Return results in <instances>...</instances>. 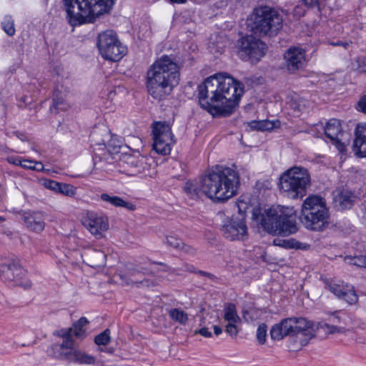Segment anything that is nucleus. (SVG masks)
<instances>
[{
    "label": "nucleus",
    "mask_w": 366,
    "mask_h": 366,
    "mask_svg": "<svg viewBox=\"0 0 366 366\" xmlns=\"http://www.w3.org/2000/svg\"><path fill=\"white\" fill-rule=\"evenodd\" d=\"M244 93V84L226 73L207 77L198 86L199 105L214 117L234 113Z\"/></svg>",
    "instance_id": "nucleus-1"
},
{
    "label": "nucleus",
    "mask_w": 366,
    "mask_h": 366,
    "mask_svg": "<svg viewBox=\"0 0 366 366\" xmlns=\"http://www.w3.org/2000/svg\"><path fill=\"white\" fill-rule=\"evenodd\" d=\"M182 63L174 55L163 54L149 66L145 76L148 94L154 99H167L180 81Z\"/></svg>",
    "instance_id": "nucleus-2"
},
{
    "label": "nucleus",
    "mask_w": 366,
    "mask_h": 366,
    "mask_svg": "<svg viewBox=\"0 0 366 366\" xmlns=\"http://www.w3.org/2000/svg\"><path fill=\"white\" fill-rule=\"evenodd\" d=\"M200 184L204 195L216 202H224L237 194L240 177L234 169L217 166L201 177Z\"/></svg>",
    "instance_id": "nucleus-3"
},
{
    "label": "nucleus",
    "mask_w": 366,
    "mask_h": 366,
    "mask_svg": "<svg viewBox=\"0 0 366 366\" xmlns=\"http://www.w3.org/2000/svg\"><path fill=\"white\" fill-rule=\"evenodd\" d=\"M116 0H63L68 23L72 26L92 23L94 19L109 14Z\"/></svg>",
    "instance_id": "nucleus-4"
},
{
    "label": "nucleus",
    "mask_w": 366,
    "mask_h": 366,
    "mask_svg": "<svg viewBox=\"0 0 366 366\" xmlns=\"http://www.w3.org/2000/svg\"><path fill=\"white\" fill-rule=\"evenodd\" d=\"M293 212L287 214H278L276 209L269 208L262 212L260 207L252 209V219L259 224L269 234L290 235L297 231L295 216Z\"/></svg>",
    "instance_id": "nucleus-5"
},
{
    "label": "nucleus",
    "mask_w": 366,
    "mask_h": 366,
    "mask_svg": "<svg viewBox=\"0 0 366 366\" xmlns=\"http://www.w3.org/2000/svg\"><path fill=\"white\" fill-rule=\"evenodd\" d=\"M329 217V211L322 197L310 195L304 200L300 220L305 228L312 231H322L328 224Z\"/></svg>",
    "instance_id": "nucleus-6"
},
{
    "label": "nucleus",
    "mask_w": 366,
    "mask_h": 366,
    "mask_svg": "<svg viewBox=\"0 0 366 366\" xmlns=\"http://www.w3.org/2000/svg\"><path fill=\"white\" fill-rule=\"evenodd\" d=\"M251 21L252 31L261 36H274L283 26L281 14L274 8L268 6L254 9Z\"/></svg>",
    "instance_id": "nucleus-7"
},
{
    "label": "nucleus",
    "mask_w": 366,
    "mask_h": 366,
    "mask_svg": "<svg viewBox=\"0 0 366 366\" xmlns=\"http://www.w3.org/2000/svg\"><path fill=\"white\" fill-rule=\"evenodd\" d=\"M311 179L308 170L294 167L284 172L280 179V189L292 199H302L306 195Z\"/></svg>",
    "instance_id": "nucleus-8"
},
{
    "label": "nucleus",
    "mask_w": 366,
    "mask_h": 366,
    "mask_svg": "<svg viewBox=\"0 0 366 366\" xmlns=\"http://www.w3.org/2000/svg\"><path fill=\"white\" fill-rule=\"evenodd\" d=\"M312 324L303 317H289L273 325L270 330L271 338L274 340H282L285 337H294L298 334L312 336Z\"/></svg>",
    "instance_id": "nucleus-9"
},
{
    "label": "nucleus",
    "mask_w": 366,
    "mask_h": 366,
    "mask_svg": "<svg viewBox=\"0 0 366 366\" xmlns=\"http://www.w3.org/2000/svg\"><path fill=\"white\" fill-rule=\"evenodd\" d=\"M97 46L102 56L109 61H118L127 54V48L122 45L113 30L100 33Z\"/></svg>",
    "instance_id": "nucleus-10"
},
{
    "label": "nucleus",
    "mask_w": 366,
    "mask_h": 366,
    "mask_svg": "<svg viewBox=\"0 0 366 366\" xmlns=\"http://www.w3.org/2000/svg\"><path fill=\"white\" fill-rule=\"evenodd\" d=\"M238 55L241 59L256 64L265 55L266 44L253 35H245L237 41Z\"/></svg>",
    "instance_id": "nucleus-11"
},
{
    "label": "nucleus",
    "mask_w": 366,
    "mask_h": 366,
    "mask_svg": "<svg viewBox=\"0 0 366 366\" xmlns=\"http://www.w3.org/2000/svg\"><path fill=\"white\" fill-rule=\"evenodd\" d=\"M244 205V209L247 205L243 202L237 203L238 210L240 217H232L224 221L222 225L221 232L224 238L230 240H244L247 236V227L245 222L244 214L242 213V206Z\"/></svg>",
    "instance_id": "nucleus-12"
},
{
    "label": "nucleus",
    "mask_w": 366,
    "mask_h": 366,
    "mask_svg": "<svg viewBox=\"0 0 366 366\" xmlns=\"http://www.w3.org/2000/svg\"><path fill=\"white\" fill-rule=\"evenodd\" d=\"M153 139L154 150L162 155L169 154L171 152V146L176 142L170 124L162 122L154 123Z\"/></svg>",
    "instance_id": "nucleus-13"
},
{
    "label": "nucleus",
    "mask_w": 366,
    "mask_h": 366,
    "mask_svg": "<svg viewBox=\"0 0 366 366\" xmlns=\"http://www.w3.org/2000/svg\"><path fill=\"white\" fill-rule=\"evenodd\" d=\"M323 282L325 288L338 299L345 301L349 305H355L357 302L358 297L353 286L333 279H325Z\"/></svg>",
    "instance_id": "nucleus-14"
},
{
    "label": "nucleus",
    "mask_w": 366,
    "mask_h": 366,
    "mask_svg": "<svg viewBox=\"0 0 366 366\" xmlns=\"http://www.w3.org/2000/svg\"><path fill=\"white\" fill-rule=\"evenodd\" d=\"M26 272L18 259H9L0 264V279L13 285H21Z\"/></svg>",
    "instance_id": "nucleus-15"
},
{
    "label": "nucleus",
    "mask_w": 366,
    "mask_h": 366,
    "mask_svg": "<svg viewBox=\"0 0 366 366\" xmlns=\"http://www.w3.org/2000/svg\"><path fill=\"white\" fill-rule=\"evenodd\" d=\"M82 223L97 238L102 237V232L109 228L107 217L94 212H87Z\"/></svg>",
    "instance_id": "nucleus-16"
},
{
    "label": "nucleus",
    "mask_w": 366,
    "mask_h": 366,
    "mask_svg": "<svg viewBox=\"0 0 366 366\" xmlns=\"http://www.w3.org/2000/svg\"><path fill=\"white\" fill-rule=\"evenodd\" d=\"M285 64L290 73H295L305 65V51L297 46L289 48L284 54Z\"/></svg>",
    "instance_id": "nucleus-17"
},
{
    "label": "nucleus",
    "mask_w": 366,
    "mask_h": 366,
    "mask_svg": "<svg viewBox=\"0 0 366 366\" xmlns=\"http://www.w3.org/2000/svg\"><path fill=\"white\" fill-rule=\"evenodd\" d=\"M19 214L26 227L31 231L39 233L44 229V212L38 210H22Z\"/></svg>",
    "instance_id": "nucleus-18"
},
{
    "label": "nucleus",
    "mask_w": 366,
    "mask_h": 366,
    "mask_svg": "<svg viewBox=\"0 0 366 366\" xmlns=\"http://www.w3.org/2000/svg\"><path fill=\"white\" fill-rule=\"evenodd\" d=\"M325 134L340 152L346 150V144L342 142V139L340 138V136L342 137L343 134L341 132V124L338 119H331L327 122Z\"/></svg>",
    "instance_id": "nucleus-19"
},
{
    "label": "nucleus",
    "mask_w": 366,
    "mask_h": 366,
    "mask_svg": "<svg viewBox=\"0 0 366 366\" xmlns=\"http://www.w3.org/2000/svg\"><path fill=\"white\" fill-rule=\"evenodd\" d=\"M353 151L358 157H366V123L358 124L355 131Z\"/></svg>",
    "instance_id": "nucleus-20"
},
{
    "label": "nucleus",
    "mask_w": 366,
    "mask_h": 366,
    "mask_svg": "<svg viewBox=\"0 0 366 366\" xmlns=\"http://www.w3.org/2000/svg\"><path fill=\"white\" fill-rule=\"evenodd\" d=\"M355 200L356 196L352 192L342 189L334 197V207L339 211L350 209L354 205Z\"/></svg>",
    "instance_id": "nucleus-21"
},
{
    "label": "nucleus",
    "mask_w": 366,
    "mask_h": 366,
    "mask_svg": "<svg viewBox=\"0 0 366 366\" xmlns=\"http://www.w3.org/2000/svg\"><path fill=\"white\" fill-rule=\"evenodd\" d=\"M144 157L139 154H125L122 162L125 164L124 167L127 172L131 175H135L141 173L144 170Z\"/></svg>",
    "instance_id": "nucleus-22"
},
{
    "label": "nucleus",
    "mask_w": 366,
    "mask_h": 366,
    "mask_svg": "<svg viewBox=\"0 0 366 366\" xmlns=\"http://www.w3.org/2000/svg\"><path fill=\"white\" fill-rule=\"evenodd\" d=\"M64 97V93L60 90L59 86H56L53 92V104L50 107L51 112L57 113L60 111H66L68 109L69 104L66 102Z\"/></svg>",
    "instance_id": "nucleus-23"
},
{
    "label": "nucleus",
    "mask_w": 366,
    "mask_h": 366,
    "mask_svg": "<svg viewBox=\"0 0 366 366\" xmlns=\"http://www.w3.org/2000/svg\"><path fill=\"white\" fill-rule=\"evenodd\" d=\"M100 199L103 202L109 203L114 207H124L130 211L135 209V206L133 204L125 202L123 199L117 196H111L107 193H103L100 195Z\"/></svg>",
    "instance_id": "nucleus-24"
},
{
    "label": "nucleus",
    "mask_w": 366,
    "mask_h": 366,
    "mask_svg": "<svg viewBox=\"0 0 366 366\" xmlns=\"http://www.w3.org/2000/svg\"><path fill=\"white\" fill-rule=\"evenodd\" d=\"M273 244L285 249H306L308 246L302 243L294 238L283 239L275 238L273 240Z\"/></svg>",
    "instance_id": "nucleus-25"
},
{
    "label": "nucleus",
    "mask_w": 366,
    "mask_h": 366,
    "mask_svg": "<svg viewBox=\"0 0 366 366\" xmlns=\"http://www.w3.org/2000/svg\"><path fill=\"white\" fill-rule=\"evenodd\" d=\"M69 362L79 364L94 365L95 363V358L79 350H72L70 351Z\"/></svg>",
    "instance_id": "nucleus-26"
},
{
    "label": "nucleus",
    "mask_w": 366,
    "mask_h": 366,
    "mask_svg": "<svg viewBox=\"0 0 366 366\" xmlns=\"http://www.w3.org/2000/svg\"><path fill=\"white\" fill-rule=\"evenodd\" d=\"M250 127L254 130L257 131H270L274 128H278L280 127V122L279 120L269 121V120H261V121H252Z\"/></svg>",
    "instance_id": "nucleus-27"
},
{
    "label": "nucleus",
    "mask_w": 366,
    "mask_h": 366,
    "mask_svg": "<svg viewBox=\"0 0 366 366\" xmlns=\"http://www.w3.org/2000/svg\"><path fill=\"white\" fill-rule=\"evenodd\" d=\"M138 272H139V271L134 268H129L125 276H128L129 280H127L126 284L128 285H136L137 287H149L154 286V281L149 279H144L143 280L141 281H134L131 277Z\"/></svg>",
    "instance_id": "nucleus-28"
},
{
    "label": "nucleus",
    "mask_w": 366,
    "mask_h": 366,
    "mask_svg": "<svg viewBox=\"0 0 366 366\" xmlns=\"http://www.w3.org/2000/svg\"><path fill=\"white\" fill-rule=\"evenodd\" d=\"M224 319L227 322H240V317L237 312L234 303H227L224 308Z\"/></svg>",
    "instance_id": "nucleus-29"
},
{
    "label": "nucleus",
    "mask_w": 366,
    "mask_h": 366,
    "mask_svg": "<svg viewBox=\"0 0 366 366\" xmlns=\"http://www.w3.org/2000/svg\"><path fill=\"white\" fill-rule=\"evenodd\" d=\"M184 191L192 198H199L202 194H204L202 192L200 182L199 184L187 182L184 187Z\"/></svg>",
    "instance_id": "nucleus-30"
},
{
    "label": "nucleus",
    "mask_w": 366,
    "mask_h": 366,
    "mask_svg": "<svg viewBox=\"0 0 366 366\" xmlns=\"http://www.w3.org/2000/svg\"><path fill=\"white\" fill-rule=\"evenodd\" d=\"M1 26L4 32L9 36L15 34L14 21L11 16L6 15L1 22Z\"/></svg>",
    "instance_id": "nucleus-31"
},
{
    "label": "nucleus",
    "mask_w": 366,
    "mask_h": 366,
    "mask_svg": "<svg viewBox=\"0 0 366 366\" xmlns=\"http://www.w3.org/2000/svg\"><path fill=\"white\" fill-rule=\"evenodd\" d=\"M51 351L54 357L69 361L70 351H65L59 344H54L51 347Z\"/></svg>",
    "instance_id": "nucleus-32"
},
{
    "label": "nucleus",
    "mask_w": 366,
    "mask_h": 366,
    "mask_svg": "<svg viewBox=\"0 0 366 366\" xmlns=\"http://www.w3.org/2000/svg\"><path fill=\"white\" fill-rule=\"evenodd\" d=\"M170 317L180 324H185L188 320V315L183 310L174 308L169 311Z\"/></svg>",
    "instance_id": "nucleus-33"
},
{
    "label": "nucleus",
    "mask_w": 366,
    "mask_h": 366,
    "mask_svg": "<svg viewBox=\"0 0 366 366\" xmlns=\"http://www.w3.org/2000/svg\"><path fill=\"white\" fill-rule=\"evenodd\" d=\"M110 342V330L106 329L94 337V342L97 345H107Z\"/></svg>",
    "instance_id": "nucleus-34"
},
{
    "label": "nucleus",
    "mask_w": 366,
    "mask_h": 366,
    "mask_svg": "<svg viewBox=\"0 0 366 366\" xmlns=\"http://www.w3.org/2000/svg\"><path fill=\"white\" fill-rule=\"evenodd\" d=\"M57 192L67 197H73L76 194V188L71 184L60 182Z\"/></svg>",
    "instance_id": "nucleus-35"
},
{
    "label": "nucleus",
    "mask_w": 366,
    "mask_h": 366,
    "mask_svg": "<svg viewBox=\"0 0 366 366\" xmlns=\"http://www.w3.org/2000/svg\"><path fill=\"white\" fill-rule=\"evenodd\" d=\"M348 263L351 265L366 268V256L359 255L347 257Z\"/></svg>",
    "instance_id": "nucleus-36"
},
{
    "label": "nucleus",
    "mask_w": 366,
    "mask_h": 366,
    "mask_svg": "<svg viewBox=\"0 0 366 366\" xmlns=\"http://www.w3.org/2000/svg\"><path fill=\"white\" fill-rule=\"evenodd\" d=\"M267 326L262 323L259 325L257 330V339L260 345H264L266 342Z\"/></svg>",
    "instance_id": "nucleus-37"
},
{
    "label": "nucleus",
    "mask_w": 366,
    "mask_h": 366,
    "mask_svg": "<svg viewBox=\"0 0 366 366\" xmlns=\"http://www.w3.org/2000/svg\"><path fill=\"white\" fill-rule=\"evenodd\" d=\"M21 167L24 169L39 171L43 168V164L41 162L28 159H22Z\"/></svg>",
    "instance_id": "nucleus-38"
},
{
    "label": "nucleus",
    "mask_w": 366,
    "mask_h": 366,
    "mask_svg": "<svg viewBox=\"0 0 366 366\" xmlns=\"http://www.w3.org/2000/svg\"><path fill=\"white\" fill-rule=\"evenodd\" d=\"M107 149L110 153L117 154L120 152L121 144L116 139L112 138L108 142Z\"/></svg>",
    "instance_id": "nucleus-39"
},
{
    "label": "nucleus",
    "mask_w": 366,
    "mask_h": 366,
    "mask_svg": "<svg viewBox=\"0 0 366 366\" xmlns=\"http://www.w3.org/2000/svg\"><path fill=\"white\" fill-rule=\"evenodd\" d=\"M167 244L171 247H173L176 249H179L181 247V245H182V240L174 237V236H169L167 237Z\"/></svg>",
    "instance_id": "nucleus-40"
},
{
    "label": "nucleus",
    "mask_w": 366,
    "mask_h": 366,
    "mask_svg": "<svg viewBox=\"0 0 366 366\" xmlns=\"http://www.w3.org/2000/svg\"><path fill=\"white\" fill-rule=\"evenodd\" d=\"M237 322H228L227 325L226 326L225 331L228 333L231 337H237L239 330L236 325Z\"/></svg>",
    "instance_id": "nucleus-41"
},
{
    "label": "nucleus",
    "mask_w": 366,
    "mask_h": 366,
    "mask_svg": "<svg viewBox=\"0 0 366 366\" xmlns=\"http://www.w3.org/2000/svg\"><path fill=\"white\" fill-rule=\"evenodd\" d=\"M71 330V337L74 335L77 338H84L86 335V330L81 327H75L74 325L69 328Z\"/></svg>",
    "instance_id": "nucleus-42"
},
{
    "label": "nucleus",
    "mask_w": 366,
    "mask_h": 366,
    "mask_svg": "<svg viewBox=\"0 0 366 366\" xmlns=\"http://www.w3.org/2000/svg\"><path fill=\"white\" fill-rule=\"evenodd\" d=\"M59 183L55 180L52 179H45L44 182V186L49 189L54 191L57 192L58 189H59Z\"/></svg>",
    "instance_id": "nucleus-43"
},
{
    "label": "nucleus",
    "mask_w": 366,
    "mask_h": 366,
    "mask_svg": "<svg viewBox=\"0 0 366 366\" xmlns=\"http://www.w3.org/2000/svg\"><path fill=\"white\" fill-rule=\"evenodd\" d=\"M92 256L97 260L95 266L102 265L105 262L106 255L102 251H94Z\"/></svg>",
    "instance_id": "nucleus-44"
},
{
    "label": "nucleus",
    "mask_w": 366,
    "mask_h": 366,
    "mask_svg": "<svg viewBox=\"0 0 366 366\" xmlns=\"http://www.w3.org/2000/svg\"><path fill=\"white\" fill-rule=\"evenodd\" d=\"M60 346L64 349V350H70L69 351L72 350H74L73 348V346H74V340L72 339V337H67L66 339H64L63 342L61 344H59Z\"/></svg>",
    "instance_id": "nucleus-45"
},
{
    "label": "nucleus",
    "mask_w": 366,
    "mask_h": 366,
    "mask_svg": "<svg viewBox=\"0 0 366 366\" xmlns=\"http://www.w3.org/2000/svg\"><path fill=\"white\" fill-rule=\"evenodd\" d=\"M179 250L189 255H194L196 254V249L194 247L190 245H187L184 242H182V245H181Z\"/></svg>",
    "instance_id": "nucleus-46"
},
{
    "label": "nucleus",
    "mask_w": 366,
    "mask_h": 366,
    "mask_svg": "<svg viewBox=\"0 0 366 366\" xmlns=\"http://www.w3.org/2000/svg\"><path fill=\"white\" fill-rule=\"evenodd\" d=\"M22 159L21 157L16 156H9L6 158L9 163L16 166H21Z\"/></svg>",
    "instance_id": "nucleus-47"
},
{
    "label": "nucleus",
    "mask_w": 366,
    "mask_h": 366,
    "mask_svg": "<svg viewBox=\"0 0 366 366\" xmlns=\"http://www.w3.org/2000/svg\"><path fill=\"white\" fill-rule=\"evenodd\" d=\"M58 337H62L63 339H66L67 337H71V330L69 329H61L55 333Z\"/></svg>",
    "instance_id": "nucleus-48"
},
{
    "label": "nucleus",
    "mask_w": 366,
    "mask_h": 366,
    "mask_svg": "<svg viewBox=\"0 0 366 366\" xmlns=\"http://www.w3.org/2000/svg\"><path fill=\"white\" fill-rule=\"evenodd\" d=\"M329 44L332 46H343L345 49H347V47L349 46L350 45V43L347 41H342V40H336V41H330L329 42Z\"/></svg>",
    "instance_id": "nucleus-49"
},
{
    "label": "nucleus",
    "mask_w": 366,
    "mask_h": 366,
    "mask_svg": "<svg viewBox=\"0 0 366 366\" xmlns=\"http://www.w3.org/2000/svg\"><path fill=\"white\" fill-rule=\"evenodd\" d=\"M358 109L366 114V95L363 96L358 102Z\"/></svg>",
    "instance_id": "nucleus-50"
},
{
    "label": "nucleus",
    "mask_w": 366,
    "mask_h": 366,
    "mask_svg": "<svg viewBox=\"0 0 366 366\" xmlns=\"http://www.w3.org/2000/svg\"><path fill=\"white\" fill-rule=\"evenodd\" d=\"M325 327H327L328 329V332L330 334H334V333H336V332H342V329L340 327H338L337 326H335V325H330L327 323H326L325 325Z\"/></svg>",
    "instance_id": "nucleus-51"
},
{
    "label": "nucleus",
    "mask_w": 366,
    "mask_h": 366,
    "mask_svg": "<svg viewBox=\"0 0 366 366\" xmlns=\"http://www.w3.org/2000/svg\"><path fill=\"white\" fill-rule=\"evenodd\" d=\"M89 323L88 320L85 317H80L76 322L74 323V326L81 327L83 328L84 326Z\"/></svg>",
    "instance_id": "nucleus-52"
},
{
    "label": "nucleus",
    "mask_w": 366,
    "mask_h": 366,
    "mask_svg": "<svg viewBox=\"0 0 366 366\" xmlns=\"http://www.w3.org/2000/svg\"><path fill=\"white\" fill-rule=\"evenodd\" d=\"M359 214L361 215L362 219L366 220V199L359 206Z\"/></svg>",
    "instance_id": "nucleus-53"
},
{
    "label": "nucleus",
    "mask_w": 366,
    "mask_h": 366,
    "mask_svg": "<svg viewBox=\"0 0 366 366\" xmlns=\"http://www.w3.org/2000/svg\"><path fill=\"white\" fill-rule=\"evenodd\" d=\"M196 273H197L198 274H199L201 276L207 277L209 279H210L211 280H214L217 279L214 274H212L209 272H205V271L197 270V272H196Z\"/></svg>",
    "instance_id": "nucleus-54"
},
{
    "label": "nucleus",
    "mask_w": 366,
    "mask_h": 366,
    "mask_svg": "<svg viewBox=\"0 0 366 366\" xmlns=\"http://www.w3.org/2000/svg\"><path fill=\"white\" fill-rule=\"evenodd\" d=\"M337 227L339 228V229H340L341 231H342L345 233H347L350 230H352V226L350 225V224H348L347 226L344 227L340 222V223L337 224Z\"/></svg>",
    "instance_id": "nucleus-55"
},
{
    "label": "nucleus",
    "mask_w": 366,
    "mask_h": 366,
    "mask_svg": "<svg viewBox=\"0 0 366 366\" xmlns=\"http://www.w3.org/2000/svg\"><path fill=\"white\" fill-rule=\"evenodd\" d=\"M198 333L205 337H212V332H209L207 327L201 328L198 331Z\"/></svg>",
    "instance_id": "nucleus-56"
},
{
    "label": "nucleus",
    "mask_w": 366,
    "mask_h": 366,
    "mask_svg": "<svg viewBox=\"0 0 366 366\" xmlns=\"http://www.w3.org/2000/svg\"><path fill=\"white\" fill-rule=\"evenodd\" d=\"M304 3L311 7L318 6L322 0H302Z\"/></svg>",
    "instance_id": "nucleus-57"
},
{
    "label": "nucleus",
    "mask_w": 366,
    "mask_h": 366,
    "mask_svg": "<svg viewBox=\"0 0 366 366\" xmlns=\"http://www.w3.org/2000/svg\"><path fill=\"white\" fill-rule=\"evenodd\" d=\"M151 263L152 264H157V265L164 266V272H168V271H170V269H171V268L169 266H167V264H165L164 263L161 262L152 261Z\"/></svg>",
    "instance_id": "nucleus-58"
},
{
    "label": "nucleus",
    "mask_w": 366,
    "mask_h": 366,
    "mask_svg": "<svg viewBox=\"0 0 366 366\" xmlns=\"http://www.w3.org/2000/svg\"><path fill=\"white\" fill-rule=\"evenodd\" d=\"M151 263L152 264H157V265L164 266V272H168V271H170V269H171V268L169 266H167V264H165L164 263L161 262L152 261Z\"/></svg>",
    "instance_id": "nucleus-59"
},
{
    "label": "nucleus",
    "mask_w": 366,
    "mask_h": 366,
    "mask_svg": "<svg viewBox=\"0 0 366 366\" xmlns=\"http://www.w3.org/2000/svg\"><path fill=\"white\" fill-rule=\"evenodd\" d=\"M214 332L216 335H219L222 332V330L220 327L217 325L214 326Z\"/></svg>",
    "instance_id": "nucleus-60"
},
{
    "label": "nucleus",
    "mask_w": 366,
    "mask_h": 366,
    "mask_svg": "<svg viewBox=\"0 0 366 366\" xmlns=\"http://www.w3.org/2000/svg\"><path fill=\"white\" fill-rule=\"evenodd\" d=\"M330 321H332L334 323H338L340 321V318L337 315H334L330 317Z\"/></svg>",
    "instance_id": "nucleus-61"
},
{
    "label": "nucleus",
    "mask_w": 366,
    "mask_h": 366,
    "mask_svg": "<svg viewBox=\"0 0 366 366\" xmlns=\"http://www.w3.org/2000/svg\"><path fill=\"white\" fill-rule=\"evenodd\" d=\"M187 0H169V1L172 4H184L186 3Z\"/></svg>",
    "instance_id": "nucleus-62"
},
{
    "label": "nucleus",
    "mask_w": 366,
    "mask_h": 366,
    "mask_svg": "<svg viewBox=\"0 0 366 366\" xmlns=\"http://www.w3.org/2000/svg\"><path fill=\"white\" fill-rule=\"evenodd\" d=\"M189 270L191 272H195L196 273V272H197L193 266H191L190 268L189 269Z\"/></svg>",
    "instance_id": "nucleus-63"
},
{
    "label": "nucleus",
    "mask_w": 366,
    "mask_h": 366,
    "mask_svg": "<svg viewBox=\"0 0 366 366\" xmlns=\"http://www.w3.org/2000/svg\"><path fill=\"white\" fill-rule=\"evenodd\" d=\"M248 314H249V312H247V311H245V312H244L243 317H244V319H246V320H247V315Z\"/></svg>",
    "instance_id": "nucleus-64"
}]
</instances>
